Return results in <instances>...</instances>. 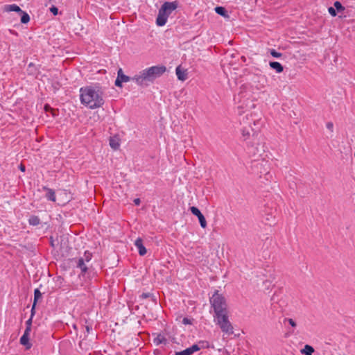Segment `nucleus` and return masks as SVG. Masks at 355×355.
Here are the masks:
<instances>
[{"label": "nucleus", "mask_w": 355, "mask_h": 355, "mask_svg": "<svg viewBox=\"0 0 355 355\" xmlns=\"http://www.w3.org/2000/svg\"><path fill=\"white\" fill-rule=\"evenodd\" d=\"M215 11L217 14L223 16V17H228L227 12L224 7L217 6L215 8Z\"/></svg>", "instance_id": "nucleus-20"}, {"label": "nucleus", "mask_w": 355, "mask_h": 355, "mask_svg": "<svg viewBox=\"0 0 355 355\" xmlns=\"http://www.w3.org/2000/svg\"><path fill=\"white\" fill-rule=\"evenodd\" d=\"M269 65L272 69L275 70L277 73H281L284 70L283 66L278 62H270Z\"/></svg>", "instance_id": "nucleus-14"}, {"label": "nucleus", "mask_w": 355, "mask_h": 355, "mask_svg": "<svg viewBox=\"0 0 355 355\" xmlns=\"http://www.w3.org/2000/svg\"><path fill=\"white\" fill-rule=\"evenodd\" d=\"M135 245L138 249L139 255L144 256L146 254V249L143 244V240L141 238H137L135 242Z\"/></svg>", "instance_id": "nucleus-8"}, {"label": "nucleus", "mask_w": 355, "mask_h": 355, "mask_svg": "<svg viewBox=\"0 0 355 355\" xmlns=\"http://www.w3.org/2000/svg\"><path fill=\"white\" fill-rule=\"evenodd\" d=\"M3 10L6 12H22V10L19 8V6L16 4L5 5Z\"/></svg>", "instance_id": "nucleus-12"}, {"label": "nucleus", "mask_w": 355, "mask_h": 355, "mask_svg": "<svg viewBox=\"0 0 355 355\" xmlns=\"http://www.w3.org/2000/svg\"><path fill=\"white\" fill-rule=\"evenodd\" d=\"M334 5L335 8L338 11H340V10H345V8L343 6L341 3L339 2V1H336Z\"/></svg>", "instance_id": "nucleus-26"}, {"label": "nucleus", "mask_w": 355, "mask_h": 355, "mask_svg": "<svg viewBox=\"0 0 355 355\" xmlns=\"http://www.w3.org/2000/svg\"><path fill=\"white\" fill-rule=\"evenodd\" d=\"M166 69L164 66H153L142 70L134 77L130 78L125 75L123 70L119 69L117 77L122 83H127L132 80L141 87H147L153 83L157 78L161 76L166 71Z\"/></svg>", "instance_id": "nucleus-2"}, {"label": "nucleus", "mask_w": 355, "mask_h": 355, "mask_svg": "<svg viewBox=\"0 0 355 355\" xmlns=\"http://www.w3.org/2000/svg\"><path fill=\"white\" fill-rule=\"evenodd\" d=\"M153 343L156 345H159L160 344H166L167 340L164 337V336H163L162 334H159V335H157V336L156 338H154Z\"/></svg>", "instance_id": "nucleus-16"}, {"label": "nucleus", "mask_w": 355, "mask_h": 355, "mask_svg": "<svg viewBox=\"0 0 355 355\" xmlns=\"http://www.w3.org/2000/svg\"><path fill=\"white\" fill-rule=\"evenodd\" d=\"M28 223L31 225L36 226L40 223V219L37 216L32 215L28 218Z\"/></svg>", "instance_id": "nucleus-19"}, {"label": "nucleus", "mask_w": 355, "mask_h": 355, "mask_svg": "<svg viewBox=\"0 0 355 355\" xmlns=\"http://www.w3.org/2000/svg\"><path fill=\"white\" fill-rule=\"evenodd\" d=\"M44 110L46 112H51L53 116H55V110L49 105H44Z\"/></svg>", "instance_id": "nucleus-25"}, {"label": "nucleus", "mask_w": 355, "mask_h": 355, "mask_svg": "<svg viewBox=\"0 0 355 355\" xmlns=\"http://www.w3.org/2000/svg\"><path fill=\"white\" fill-rule=\"evenodd\" d=\"M265 223L269 226H272L275 224V217L270 214H267L265 218Z\"/></svg>", "instance_id": "nucleus-17"}, {"label": "nucleus", "mask_w": 355, "mask_h": 355, "mask_svg": "<svg viewBox=\"0 0 355 355\" xmlns=\"http://www.w3.org/2000/svg\"><path fill=\"white\" fill-rule=\"evenodd\" d=\"M33 317H30V318L26 322V327H32V322H33Z\"/></svg>", "instance_id": "nucleus-34"}, {"label": "nucleus", "mask_w": 355, "mask_h": 355, "mask_svg": "<svg viewBox=\"0 0 355 355\" xmlns=\"http://www.w3.org/2000/svg\"><path fill=\"white\" fill-rule=\"evenodd\" d=\"M329 12L333 17L336 16V9L332 7L329 8Z\"/></svg>", "instance_id": "nucleus-33"}, {"label": "nucleus", "mask_w": 355, "mask_h": 355, "mask_svg": "<svg viewBox=\"0 0 355 355\" xmlns=\"http://www.w3.org/2000/svg\"><path fill=\"white\" fill-rule=\"evenodd\" d=\"M189 210L191 211L192 214H193L194 216L198 217L201 227L206 228L207 227L206 219H205V216H203V214L200 212L199 209L196 207L193 206L189 208Z\"/></svg>", "instance_id": "nucleus-7"}, {"label": "nucleus", "mask_w": 355, "mask_h": 355, "mask_svg": "<svg viewBox=\"0 0 355 355\" xmlns=\"http://www.w3.org/2000/svg\"><path fill=\"white\" fill-rule=\"evenodd\" d=\"M240 123L243 125L241 135L246 142L247 153L254 158L261 156L264 149L259 138V120L254 119L252 114H247L240 119Z\"/></svg>", "instance_id": "nucleus-1"}, {"label": "nucleus", "mask_w": 355, "mask_h": 355, "mask_svg": "<svg viewBox=\"0 0 355 355\" xmlns=\"http://www.w3.org/2000/svg\"><path fill=\"white\" fill-rule=\"evenodd\" d=\"M31 331V327H26L25 331L24 332V335H26V336H29Z\"/></svg>", "instance_id": "nucleus-35"}, {"label": "nucleus", "mask_w": 355, "mask_h": 355, "mask_svg": "<svg viewBox=\"0 0 355 355\" xmlns=\"http://www.w3.org/2000/svg\"><path fill=\"white\" fill-rule=\"evenodd\" d=\"M178 2L177 1L164 2L159 10L156 19V24L158 26H164L166 24L170 15L178 8Z\"/></svg>", "instance_id": "nucleus-4"}, {"label": "nucleus", "mask_w": 355, "mask_h": 355, "mask_svg": "<svg viewBox=\"0 0 355 355\" xmlns=\"http://www.w3.org/2000/svg\"><path fill=\"white\" fill-rule=\"evenodd\" d=\"M80 99L82 104L90 109L101 107L104 104L103 92L97 87H81L80 89Z\"/></svg>", "instance_id": "nucleus-3"}, {"label": "nucleus", "mask_w": 355, "mask_h": 355, "mask_svg": "<svg viewBox=\"0 0 355 355\" xmlns=\"http://www.w3.org/2000/svg\"><path fill=\"white\" fill-rule=\"evenodd\" d=\"M42 297V293L38 288L35 289L34 291V303L36 304L37 302Z\"/></svg>", "instance_id": "nucleus-23"}, {"label": "nucleus", "mask_w": 355, "mask_h": 355, "mask_svg": "<svg viewBox=\"0 0 355 355\" xmlns=\"http://www.w3.org/2000/svg\"><path fill=\"white\" fill-rule=\"evenodd\" d=\"M134 203L136 205H139L140 203H141V200L139 198H135L134 200Z\"/></svg>", "instance_id": "nucleus-40"}, {"label": "nucleus", "mask_w": 355, "mask_h": 355, "mask_svg": "<svg viewBox=\"0 0 355 355\" xmlns=\"http://www.w3.org/2000/svg\"><path fill=\"white\" fill-rule=\"evenodd\" d=\"M205 343H207L205 341H200L198 344H194L190 347H188L189 349L190 353L193 354L194 352H196L201 349L202 348L205 347Z\"/></svg>", "instance_id": "nucleus-11"}, {"label": "nucleus", "mask_w": 355, "mask_h": 355, "mask_svg": "<svg viewBox=\"0 0 355 355\" xmlns=\"http://www.w3.org/2000/svg\"><path fill=\"white\" fill-rule=\"evenodd\" d=\"M110 146L114 150H116V149H118L119 148L120 144H119V141L116 139L111 138L110 139Z\"/></svg>", "instance_id": "nucleus-22"}, {"label": "nucleus", "mask_w": 355, "mask_h": 355, "mask_svg": "<svg viewBox=\"0 0 355 355\" xmlns=\"http://www.w3.org/2000/svg\"><path fill=\"white\" fill-rule=\"evenodd\" d=\"M211 306L214 309L215 314L227 311V305L225 298L218 291L216 290L209 299Z\"/></svg>", "instance_id": "nucleus-5"}, {"label": "nucleus", "mask_w": 355, "mask_h": 355, "mask_svg": "<svg viewBox=\"0 0 355 355\" xmlns=\"http://www.w3.org/2000/svg\"><path fill=\"white\" fill-rule=\"evenodd\" d=\"M300 352L304 355H312V354L314 352V349L312 346L306 345L304 347L301 349Z\"/></svg>", "instance_id": "nucleus-18"}, {"label": "nucleus", "mask_w": 355, "mask_h": 355, "mask_svg": "<svg viewBox=\"0 0 355 355\" xmlns=\"http://www.w3.org/2000/svg\"><path fill=\"white\" fill-rule=\"evenodd\" d=\"M43 189L46 191L45 194V197L48 200L55 202V191L50 188H48L46 187H44Z\"/></svg>", "instance_id": "nucleus-10"}, {"label": "nucleus", "mask_w": 355, "mask_h": 355, "mask_svg": "<svg viewBox=\"0 0 355 355\" xmlns=\"http://www.w3.org/2000/svg\"><path fill=\"white\" fill-rule=\"evenodd\" d=\"M182 323L184 324H192V320L188 318H184L182 320Z\"/></svg>", "instance_id": "nucleus-32"}, {"label": "nucleus", "mask_w": 355, "mask_h": 355, "mask_svg": "<svg viewBox=\"0 0 355 355\" xmlns=\"http://www.w3.org/2000/svg\"><path fill=\"white\" fill-rule=\"evenodd\" d=\"M19 168L21 171L22 172H24L26 171V167L24 164H21L19 166Z\"/></svg>", "instance_id": "nucleus-39"}, {"label": "nucleus", "mask_w": 355, "mask_h": 355, "mask_svg": "<svg viewBox=\"0 0 355 355\" xmlns=\"http://www.w3.org/2000/svg\"><path fill=\"white\" fill-rule=\"evenodd\" d=\"M76 263V267L80 268L82 275H85L88 270V268L86 266V261H84L83 258H78L77 260L74 259Z\"/></svg>", "instance_id": "nucleus-9"}, {"label": "nucleus", "mask_w": 355, "mask_h": 355, "mask_svg": "<svg viewBox=\"0 0 355 355\" xmlns=\"http://www.w3.org/2000/svg\"><path fill=\"white\" fill-rule=\"evenodd\" d=\"M21 14V22L22 24H27L30 21L29 15L24 11L19 12Z\"/></svg>", "instance_id": "nucleus-21"}, {"label": "nucleus", "mask_w": 355, "mask_h": 355, "mask_svg": "<svg viewBox=\"0 0 355 355\" xmlns=\"http://www.w3.org/2000/svg\"><path fill=\"white\" fill-rule=\"evenodd\" d=\"M84 259V261L86 262H89L91 261L92 258V254L89 251H85L84 253V257H83Z\"/></svg>", "instance_id": "nucleus-24"}, {"label": "nucleus", "mask_w": 355, "mask_h": 355, "mask_svg": "<svg viewBox=\"0 0 355 355\" xmlns=\"http://www.w3.org/2000/svg\"><path fill=\"white\" fill-rule=\"evenodd\" d=\"M50 11L53 14V15H57L58 13V9L57 7L53 6L51 8H50Z\"/></svg>", "instance_id": "nucleus-31"}, {"label": "nucleus", "mask_w": 355, "mask_h": 355, "mask_svg": "<svg viewBox=\"0 0 355 355\" xmlns=\"http://www.w3.org/2000/svg\"><path fill=\"white\" fill-rule=\"evenodd\" d=\"M20 344L25 346L26 349H29L32 347V344L29 342V336L26 335H22L20 338Z\"/></svg>", "instance_id": "nucleus-13"}, {"label": "nucleus", "mask_w": 355, "mask_h": 355, "mask_svg": "<svg viewBox=\"0 0 355 355\" xmlns=\"http://www.w3.org/2000/svg\"><path fill=\"white\" fill-rule=\"evenodd\" d=\"M152 296H153V295L151 293H143L140 295V298H141V299H146V298L150 297Z\"/></svg>", "instance_id": "nucleus-30"}, {"label": "nucleus", "mask_w": 355, "mask_h": 355, "mask_svg": "<svg viewBox=\"0 0 355 355\" xmlns=\"http://www.w3.org/2000/svg\"><path fill=\"white\" fill-rule=\"evenodd\" d=\"M86 331H87V333L89 334L90 332V331L92 330V327H89V326H86Z\"/></svg>", "instance_id": "nucleus-41"}, {"label": "nucleus", "mask_w": 355, "mask_h": 355, "mask_svg": "<svg viewBox=\"0 0 355 355\" xmlns=\"http://www.w3.org/2000/svg\"><path fill=\"white\" fill-rule=\"evenodd\" d=\"M214 322L219 326L221 331L228 335L232 334L233 327L229 320L228 311L214 315Z\"/></svg>", "instance_id": "nucleus-6"}, {"label": "nucleus", "mask_w": 355, "mask_h": 355, "mask_svg": "<svg viewBox=\"0 0 355 355\" xmlns=\"http://www.w3.org/2000/svg\"><path fill=\"white\" fill-rule=\"evenodd\" d=\"M270 55L272 57L276 58H279L282 55V54L281 53L276 51L275 49L270 50Z\"/></svg>", "instance_id": "nucleus-29"}, {"label": "nucleus", "mask_w": 355, "mask_h": 355, "mask_svg": "<svg viewBox=\"0 0 355 355\" xmlns=\"http://www.w3.org/2000/svg\"><path fill=\"white\" fill-rule=\"evenodd\" d=\"M327 126V128L329 129V130H331V132L333 131V128H334V124L332 122H328L326 125Z\"/></svg>", "instance_id": "nucleus-36"}, {"label": "nucleus", "mask_w": 355, "mask_h": 355, "mask_svg": "<svg viewBox=\"0 0 355 355\" xmlns=\"http://www.w3.org/2000/svg\"><path fill=\"white\" fill-rule=\"evenodd\" d=\"M122 82L118 78V77L116 78V80H115V85L116 87H122Z\"/></svg>", "instance_id": "nucleus-38"}, {"label": "nucleus", "mask_w": 355, "mask_h": 355, "mask_svg": "<svg viewBox=\"0 0 355 355\" xmlns=\"http://www.w3.org/2000/svg\"><path fill=\"white\" fill-rule=\"evenodd\" d=\"M284 322H288L289 323V324L292 327H296L297 326V324L295 322V321L294 320H293L292 318H285Z\"/></svg>", "instance_id": "nucleus-28"}, {"label": "nucleus", "mask_w": 355, "mask_h": 355, "mask_svg": "<svg viewBox=\"0 0 355 355\" xmlns=\"http://www.w3.org/2000/svg\"><path fill=\"white\" fill-rule=\"evenodd\" d=\"M175 355H192L190 353L189 349L187 348L181 352H175Z\"/></svg>", "instance_id": "nucleus-27"}, {"label": "nucleus", "mask_w": 355, "mask_h": 355, "mask_svg": "<svg viewBox=\"0 0 355 355\" xmlns=\"http://www.w3.org/2000/svg\"><path fill=\"white\" fill-rule=\"evenodd\" d=\"M35 306H36V304H35L33 302V304L32 306V309H31V317H33L35 315Z\"/></svg>", "instance_id": "nucleus-37"}, {"label": "nucleus", "mask_w": 355, "mask_h": 355, "mask_svg": "<svg viewBox=\"0 0 355 355\" xmlns=\"http://www.w3.org/2000/svg\"><path fill=\"white\" fill-rule=\"evenodd\" d=\"M176 75L178 78L180 80H185L187 79V73L180 69V67H178L175 69Z\"/></svg>", "instance_id": "nucleus-15"}]
</instances>
